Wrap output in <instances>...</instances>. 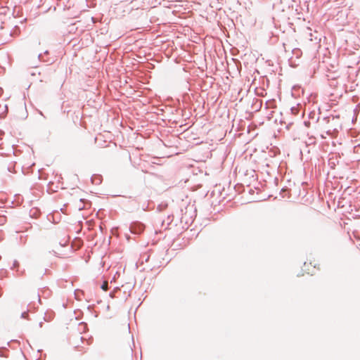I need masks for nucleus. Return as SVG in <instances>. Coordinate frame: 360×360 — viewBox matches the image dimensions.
<instances>
[{"instance_id":"nucleus-1","label":"nucleus","mask_w":360,"mask_h":360,"mask_svg":"<svg viewBox=\"0 0 360 360\" xmlns=\"http://www.w3.org/2000/svg\"><path fill=\"white\" fill-rule=\"evenodd\" d=\"M108 281H104L101 285V288L106 291L108 290Z\"/></svg>"},{"instance_id":"nucleus-2","label":"nucleus","mask_w":360,"mask_h":360,"mask_svg":"<svg viewBox=\"0 0 360 360\" xmlns=\"http://www.w3.org/2000/svg\"><path fill=\"white\" fill-rule=\"evenodd\" d=\"M6 221V218L4 216L0 215V224H4Z\"/></svg>"}]
</instances>
